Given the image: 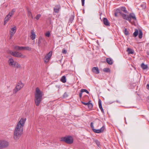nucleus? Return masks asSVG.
Wrapping results in <instances>:
<instances>
[{
	"label": "nucleus",
	"instance_id": "f257e3e1",
	"mask_svg": "<svg viewBox=\"0 0 149 149\" xmlns=\"http://www.w3.org/2000/svg\"><path fill=\"white\" fill-rule=\"evenodd\" d=\"M26 119L21 118L17 123L14 132V138L15 140L18 139L23 133V127Z\"/></svg>",
	"mask_w": 149,
	"mask_h": 149
},
{
	"label": "nucleus",
	"instance_id": "f03ea898",
	"mask_svg": "<svg viewBox=\"0 0 149 149\" xmlns=\"http://www.w3.org/2000/svg\"><path fill=\"white\" fill-rule=\"evenodd\" d=\"M42 92L39 88L37 87L36 88V92L35 94V102L36 106H38L41 102L42 97Z\"/></svg>",
	"mask_w": 149,
	"mask_h": 149
},
{
	"label": "nucleus",
	"instance_id": "7ed1b4c3",
	"mask_svg": "<svg viewBox=\"0 0 149 149\" xmlns=\"http://www.w3.org/2000/svg\"><path fill=\"white\" fill-rule=\"evenodd\" d=\"M121 16L124 19L130 22H131L132 19L134 20H136L135 15L133 13H130L129 15L122 13Z\"/></svg>",
	"mask_w": 149,
	"mask_h": 149
},
{
	"label": "nucleus",
	"instance_id": "20e7f679",
	"mask_svg": "<svg viewBox=\"0 0 149 149\" xmlns=\"http://www.w3.org/2000/svg\"><path fill=\"white\" fill-rule=\"evenodd\" d=\"M8 63L10 66L13 67H16L17 68H21V65L19 64L17 62L14 61L12 58H10L8 61Z\"/></svg>",
	"mask_w": 149,
	"mask_h": 149
},
{
	"label": "nucleus",
	"instance_id": "39448f33",
	"mask_svg": "<svg viewBox=\"0 0 149 149\" xmlns=\"http://www.w3.org/2000/svg\"><path fill=\"white\" fill-rule=\"evenodd\" d=\"M61 141L68 144H71L73 143V139L72 136H69L62 137Z\"/></svg>",
	"mask_w": 149,
	"mask_h": 149
},
{
	"label": "nucleus",
	"instance_id": "423d86ee",
	"mask_svg": "<svg viewBox=\"0 0 149 149\" xmlns=\"http://www.w3.org/2000/svg\"><path fill=\"white\" fill-rule=\"evenodd\" d=\"M9 53L12 56L17 57L25 58L26 56L22 55L21 53L17 52H13L11 51H9Z\"/></svg>",
	"mask_w": 149,
	"mask_h": 149
},
{
	"label": "nucleus",
	"instance_id": "0eeeda50",
	"mask_svg": "<svg viewBox=\"0 0 149 149\" xmlns=\"http://www.w3.org/2000/svg\"><path fill=\"white\" fill-rule=\"evenodd\" d=\"M24 84L21 81H19L13 90V93H16L18 91L20 90L24 86Z\"/></svg>",
	"mask_w": 149,
	"mask_h": 149
},
{
	"label": "nucleus",
	"instance_id": "6e6552de",
	"mask_svg": "<svg viewBox=\"0 0 149 149\" xmlns=\"http://www.w3.org/2000/svg\"><path fill=\"white\" fill-rule=\"evenodd\" d=\"M9 145L8 142L5 140H0V148H5Z\"/></svg>",
	"mask_w": 149,
	"mask_h": 149
},
{
	"label": "nucleus",
	"instance_id": "1a4fd4ad",
	"mask_svg": "<svg viewBox=\"0 0 149 149\" xmlns=\"http://www.w3.org/2000/svg\"><path fill=\"white\" fill-rule=\"evenodd\" d=\"M45 39L41 36L39 37L38 41V44L39 47H42V44L43 43L44 45L46 43Z\"/></svg>",
	"mask_w": 149,
	"mask_h": 149
},
{
	"label": "nucleus",
	"instance_id": "9d476101",
	"mask_svg": "<svg viewBox=\"0 0 149 149\" xmlns=\"http://www.w3.org/2000/svg\"><path fill=\"white\" fill-rule=\"evenodd\" d=\"M52 54V52L50 51L45 56L44 61L45 63H47L49 61Z\"/></svg>",
	"mask_w": 149,
	"mask_h": 149
},
{
	"label": "nucleus",
	"instance_id": "9b49d317",
	"mask_svg": "<svg viewBox=\"0 0 149 149\" xmlns=\"http://www.w3.org/2000/svg\"><path fill=\"white\" fill-rule=\"evenodd\" d=\"M17 28L16 26H14L13 28H12L11 29V31H10V38L11 39L15 33L16 31Z\"/></svg>",
	"mask_w": 149,
	"mask_h": 149
},
{
	"label": "nucleus",
	"instance_id": "f8f14e48",
	"mask_svg": "<svg viewBox=\"0 0 149 149\" xmlns=\"http://www.w3.org/2000/svg\"><path fill=\"white\" fill-rule=\"evenodd\" d=\"M104 126L102 127L100 129L96 130L95 129H93V131L95 133H100L104 131Z\"/></svg>",
	"mask_w": 149,
	"mask_h": 149
},
{
	"label": "nucleus",
	"instance_id": "ddd939ff",
	"mask_svg": "<svg viewBox=\"0 0 149 149\" xmlns=\"http://www.w3.org/2000/svg\"><path fill=\"white\" fill-rule=\"evenodd\" d=\"M103 22L105 25L107 26H110V23L107 18L105 17L103 18Z\"/></svg>",
	"mask_w": 149,
	"mask_h": 149
},
{
	"label": "nucleus",
	"instance_id": "4468645a",
	"mask_svg": "<svg viewBox=\"0 0 149 149\" xmlns=\"http://www.w3.org/2000/svg\"><path fill=\"white\" fill-rule=\"evenodd\" d=\"M31 35L30 36L31 39L33 40L35 39L36 34L34 30H32L31 31Z\"/></svg>",
	"mask_w": 149,
	"mask_h": 149
},
{
	"label": "nucleus",
	"instance_id": "2eb2a0df",
	"mask_svg": "<svg viewBox=\"0 0 149 149\" xmlns=\"http://www.w3.org/2000/svg\"><path fill=\"white\" fill-rule=\"evenodd\" d=\"M93 72L95 74H98L99 73V71L97 67H94L92 69Z\"/></svg>",
	"mask_w": 149,
	"mask_h": 149
},
{
	"label": "nucleus",
	"instance_id": "dca6fc26",
	"mask_svg": "<svg viewBox=\"0 0 149 149\" xmlns=\"http://www.w3.org/2000/svg\"><path fill=\"white\" fill-rule=\"evenodd\" d=\"M27 10L28 17H31L32 19H33V16L30 10L28 8H27Z\"/></svg>",
	"mask_w": 149,
	"mask_h": 149
},
{
	"label": "nucleus",
	"instance_id": "f3484780",
	"mask_svg": "<svg viewBox=\"0 0 149 149\" xmlns=\"http://www.w3.org/2000/svg\"><path fill=\"white\" fill-rule=\"evenodd\" d=\"M98 103L99 107L100 109L101 110V111H102V112L104 113V110L102 107L101 102V100L100 99L99 100Z\"/></svg>",
	"mask_w": 149,
	"mask_h": 149
},
{
	"label": "nucleus",
	"instance_id": "a211bd4d",
	"mask_svg": "<svg viewBox=\"0 0 149 149\" xmlns=\"http://www.w3.org/2000/svg\"><path fill=\"white\" fill-rule=\"evenodd\" d=\"M60 9V6H59L57 5L55 6L54 9V12L56 13H58Z\"/></svg>",
	"mask_w": 149,
	"mask_h": 149
},
{
	"label": "nucleus",
	"instance_id": "6ab92c4d",
	"mask_svg": "<svg viewBox=\"0 0 149 149\" xmlns=\"http://www.w3.org/2000/svg\"><path fill=\"white\" fill-rule=\"evenodd\" d=\"M74 14H73L70 16L69 18L68 23H71L72 22L73 20L74 19Z\"/></svg>",
	"mask_w": 149,
	"mask_h": 149
},
{
	"label": "nucleus",
	"instance_id": "aec40b11",
	"mask_svg": "<svg viewBox=\"0 0 149 149\" xmlns=\"http://www.w3.org/2000/svg\"><path fill=\"white\" fill-rule=\"evenodd\" d=\"M106 61L109 65H112L113 63L112 60L110 58H107Z\"/></svg>",
	"mask_w": 149,
	"mask_h": 149
},
{
	"label": "nucleus",
	"instance_id": "412c9836",
	"mask_svg": "<svg viewBox=\"0 0 149 149\" xmlns=\"http://www.w3.org/2000/svg\"><path fill=\"white\" fill-rule=\"evenodd\" d=\"M15 11V9H13L10 12H9L8 14V16H9L11 17L14 15Z\"/></svg>",
	"mask_w": 149,
	"mask_h": 149
},
{
	"label": "nucleus",
	"instance_id": "4be33fe9",
	"mask_svg": "<svg viewBox=\"0 0 149 149\" xmlns=\"http://www.w3.org/2000/svg\"><path fill=\"white\" fill-rule=\"evenodd\" d=\"M141 67L143 70H146L148 68V66L147 65H145L144 63H142L141 64Z\"/></svg>",
	"mask_w": 149,
	"mask_h": 149
},
{
	"label": "nucleus",
	"instance_id": "5701e85b",
	"mask_svg": "<svg viewBox=\"0 0 149 149\" xmlns=\"http://www.w3.org/2000/svg\"><path fill=\"white\" fill-rule=\"evenodd\" d=\"M119 13L121 15V14L122 13L120 12V10L119 9H117L116 11L114 13V15L115 17H118V13Z\"/></svg>",
	"mask_w": 149,
	"mask_h": 149
},
{
	"label": "nucleus",
	"instance_id": "b1692460",
	"mask_svg": "<svg viewBox=\"0 0 149 149\" xmlns=\"http://www.w3.org/2000/svg\"><path fill=\"white\" fill-rule=\"evenodd\" d=\"M127 51L129 54H133L134 53V51L130 48H128Z\"/></svg>",
	"mask_w": 149,
	"mask_h": 149
},
{
	"label": "nucleus",
	"instance_id": "393cba45",
	"mask_svg": "<svg viewBox=\"0 0 149 149\" xmlns=\"http://www.w3.org/2000/svg\"><path fill=\"white\" fill-rule=\"evenodd\" d=\"M120 10L122 11H123L124 13H128L126 8L124 7H121L120 8Z\"/></svg>",
	"mask_w": 149,
	"mask_h": 149
},
{
	"label": "nucleus",
	"instance_id": "a878e982",
	"mask_svg": "<svg viewBox=\"0 0 149 149\" xmlns=\"http://www.w3.org/2000/svg\"><path fill=\"white\" fill-rule=\"evenodd\" d=\"M61 81L63 83L66 82V77L65 76H62L61 79Z\"/></svg>",
	"mask_w": 149,
	"mask_h": 149
},
{
	"label": "nucleus",
	"instance_id": "bb28decb",
	"mask_svg": "<svg viewBox=\"0 0 149 149\" xmlns=\"http://www.w3.org/2000/svg\"><path fill=\"white\" fill-rule=\"evenodd\" d=\"M138 34V31L137 29H135V32H134L133 34V36L135 37H136Z\"/></svg>",
	"mask_w": 149,
	"mask_h": 149
},
{
	"label": "nucleus",
	"instance_id": "cd10ccee",
	"mask_svg": "<svg viewBox=\"0 0 149 149\" xmlns=\"http://www.w3.org/2000/svg\"><path fill=\"white\" fill-rule=\"evenodd\" d=\"M91 101H90L88 102V106L89 109H91L93 107V104L92 103H90Z\"/></svg>",
	"mask_w": 149,
	"mask_h": 149
},
{
	"label": "nucleus",
	"instance_id": "c85d7f7f",
	"mask_svg": "<svg viewBox=\"0 0 149 149\" xmlns=\"http://www.w3.org/2000/svg\"><path fill=\"white\" fill-rule=\"evenodd\" d=\"M143 35V33L142 31L141 30H139V38L140 39H141L142 38Z\"/></svg>",
	"mask_w": 149,
	"mask_h": 149
},
{
	"label": "nucleus",
	"instance_id": "c756f323",
	"mask_svg": "<svg viewBox=\"0 0 149 149\" xmlns=\"http://www.w3.org/2000/svg\"><path fill=\"white\" fill-rule=\"evenodd\" d=\"M103 70V71L105 72H109L110 71V69L107 68H104Z\"/></svg>",
	"mask_w": 149,
	"mask_h": 149
},
{
	"label": "nucleus",
	"instance_id": "7c9ffc66",
	"mask_svg": "<svg viewBox=\"0 0 149 149\" xmlns=\"http://www.w3.org/2000/svg\"><path fill=\"white\" fill-rule=\"evenodd\" d=\"M24 49L30 51L31 50V48L29 47H24Z\"/></svg>",
	"mask_w": 149,
	"mask_h": 149
},
{
	"label": "nucleus",
	"instance_id": "2f4dec72",
	"mask_svg": "<svg viewBox=\"0 0 149 149\" xmlns=\"http://www.w3.org/2000/svg\"><path fill=\"white\" fill-rule=\"evenodd\" d=\"M124 33L125 35L126 36L128 35L129 34L128 31H127V29H125Z\"/></svg>",
	"mask_w": 149,
	"mask_h": 149
},
{
	"label": "nucleus",
	"instance_id": "473e14b6",
	"mask_svg": "<svg viewBox=\"0 0 149 149\" xmlns=\"http://www.w3.org/2000/svg\"><path fill=\"white\" fill-rule=\"evenodd\" d=\"M81 91L82 93L84 92H85L88 94L89 93L88 91L87 90L85 89H81Z\"/></svg>",
	"mask_w": 149,
	"mask_h": 149
},
{
	"label": "nucleus",
	"instance_id": "72a5a7b5",
	"mask_svg": "<svg viewBox=\"0 0 149 149\" xmlns=\"http://www.w3.org/2000/svg\"><path fill=\"white\" fill-rule=\"evenodd\" d=\"M11 17L9 16H8V15H7L5 17V19H6V21H8L10 18Z\"/></svg>",
	"mask_w": 149,
	"mask_h": 149
},
{
	"label": "nucleus",
	"instance_id": "f704fd0d",
	"mask_svg": "<svg viewBox=\"0 0 149 149\" xmlns=\"http://www.w3.org/2000/svg\"><path fill=\"white\" fill-rule=\"evenodd\" d=\"M41 15H40V14H38L36 16V17L35 18V19H36L37 20H38V19H39L40 18V17H41Z\"/></svg>",
	"mask_w": 149,
	"mask_h": 149
},
{
	"label": "nucleus",
	"instance_id": "c9c22d12",
	"mask_svg": "<svg viewBox=\"0 0 149 149\" xmlns=\"http://www.w3.org/2000/svg\"><path fill=\"white\" fill-rule=\"evenodd\" d=\"M19 46H16L14 47V49L16 51L19 50Z\"/></svg>",
	"mask_w": 149,
	"mask_h": 149
},
{
	"label": "nucleus",
	"instance_id": "e433bc0d",
	"mask_svg": "<svg viewBox=\"0 0 149 149\" xmlns=\"http://www.w3.org/2000/svg\"><path fill=\"white\" fill-rule=\"evenodd\" d=\"M45 35L47 37H49L50 35V33L49 32H47L45 33Z\"/></svg>",
	"mask_w": 149,
	"mask_h": 149
},
{
	"label": "nucleus",
	"instance_id": "4c0bfd02",
	"mask_svg": "<svg viewBox=\"0 0 149 149\" xmlns=\"http://www.w3.org/2000/svg\"><path fill=\"white\" fill-rule=\"evenodd\" d=\"M62 53L63 54H66L67 53V51L65 49H63L62 51Z\"/></svg>",
	"mask_w": 149,
	"mask_h": 149
},
{
	"label": "nucleus",
	"instance_id": "58836bf2",
	"mask_svg": "<svg viewBox=\"0 0 149 149\" xmlns=\"http://www.w3.org/2000/svg\"><path fill=\"white\" fill-rule=\"evenodd\" d=\"M90 126H91V128H92V130H93V129H94V127L93 125V122H91V123Z\"/></svg>",
	"mask_w": 149,
	"mask_h": 149
},
{
	"label": "nucleus",
	"instance_id": "ea45409f",
	"mask_svg": "<svg viewBox=\"0 0 149 149\" xmlns=\"http://www.w3.org/2000/svg\"><path fill=\"white\" fill-rule=\"evenodd\" d=\"M24 47H19V50H22L24 49Z\"/></svg>",
	"mask_w": 149,
	"mask_h": 149
},
{
	"label": "nucleus",
	"instance_id": "a19ab883",
	"mask_svg": "<svg viewBox=\"0 0 149 149\" xmlns=\"http://www.w3.org/2000/svg\"><path fill=\"white\" fill-rule=\"evenodd\" d=\"M95 142L97 145L98 146H99V145H100V142L97 140H96L95 141Z\"/></svg>",
	"mask_w": 149,
	"mask_h": 149
},
{
	"label": "nucleus",
	"instance_id": "79ce46f5",
	"mask_svg": "<svg viewBox=\"0 0 149 149\" xmlns=\"http://www.w3.org/2000/svg\"><path fill=\"white\" fill-rule=\"evenodd\" d=\"M68 94L66 93H65L63 95V97H68Z\"/></svg>",
	"mask_w": 149,
	"mask_h": 149
},
{
	"label": "nucleus",
	"instance_id": "37998d69",
	"mask_svg": "<svg viewBox=\"0 0 149 149\" xmlns=\"http://www.w3.org/2000/svg\"><path fill=\"white\" fill-rule=\"evenodd\" d=\"M82 92L81 91L80 93H79V97L80 98H81L82 97Z\"/></svg>",
	"mask_w": 149,
	"mask_h": 149
},
{
	"label": "nucleus",
	"instance_id": "c03bdc74",
	"mask_svg": "<svg viewBox=\"0 0 149 149\" xmlns=\"http://www.w3.org/2000/svg\"><path fill=\"white\" fill-rule=\"evenodd\" d=\"M81 102L82 104H83L85 105H87L88 104V102L87 103H86V102H84L82 101H81Z\"/></svg>",
	"mask_w": 149,
	"mask_h": 149
},
{
	"label": "nucleus",
	"instance_id": "a18cd8bd",
	"mask_svg": "<svg viewBox=\"0 0 149 149\" xmlns=\"http://www.w3.org/2000/svg\"><path fill=\"white\" fill-rule=\"evenodd\" d=\"M81 3H82V5L83 6H84V4L85 0H81Z\"/></svg>",
	"mask_w": 149,
	"mask_h": 149
},
{
	"label": "nucleus",
	"instance_id": "49530a36",
	"mask_svg": "<svg viewBox=\"0 0 149 149\" xmlns=\"http://www.w3.org/2000/svg\"><path fill=\"white\" fill-rule=\"evenodd\" d=\"M8 21H6V19H5V20H4V25H5V24Z\"/></svg>",
	"mask_w": 149,
	"mask_h": 149
},
{
	"label": "nucleus",
	"instance_id": "de8ad7c7",
	"mask_svg": "<svg viewBox=\"0 0 149 149\" xmlns=\"http://www.w3.org/2000/svg\"><path fill=\"white\" fill-rule=\"evenodd\" d=\"M148 99L149 100V96L148 97Z\"/></svg>",
	"mask_w": 149,
	"mask_h": 149
}]
</instances>
